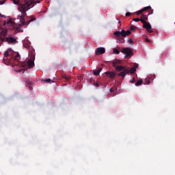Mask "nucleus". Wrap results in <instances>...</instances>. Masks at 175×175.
I'll use <instances>...</instances> for the list:
<instances>
[{
    "mask_svg": "<svg viewBox=\"0 0 175 175\" xmlns=\"http://www.w3.org/2000/svg\"><path fill=\"white\" fill-rule=\"evenodd\" d=\"M37 3H40V1L39 0H24L23 4H21L18 9H21V16H18L19 17L20 21H21L22 25H29L30 23L32 21H35L36 18L33 16H27L26 18H25L27 16V12L29 9L33 8L35 5Z\"/></svg>",
    "mask_w": 175,
    "mask_h": 175,
    "instance_id": "nucleus-1",
    "label": "nucleus"
},
{
    "mask_svg": "<svg viewBox=\"0 0 175 175\" xmlns=\"http://www.w3.org/2000/svg\"><path fill=\"white\" fill-rule=\"evenodd\" d=\"M122 64V61L120 59H116L113 62H112V66L113 68H115L116 72H121L122 70H124V69H126L124 66H119Z\"/></svg>",
    "mask_w": 175,
    "mask_h": 175,
    "instance_id": "nucleus-2",
    "label": "nucleus"
},
{
    "mask_svg": "<svg viewBox=\"0 0 175 175\" xmlns=\"http://www.w3.org/2000/svg\"><path fill=\"white\" fill-rule=\"evenodd\" d=\"M132 32L131 30L125 31L122 29L121 31H116L113 33V35L116 36V38H120V36H122V38H126V36H129V35H131Z\"/></svg>",
    "mask_w": 175,
    "mask_h": 175,
    "instance_id": "nucleus-3",
    "label": "nucleus"
},
{
    "mask_svg": "<svg viewBox=\"0 0 175 175\" xmlns=\"http://www.w3.org/2000/svg\"><path fill=\"white\" fill-rule=\"evenodd\" d=\"M5 42H7L8 44H16V43H17V38L13 35H10L5 38Z\"/></svg>",
    "mask_w": 175,
    "mask_h": 175,
    "instance_id": "nucleus-4",
    "label": "nucleus"
},
{
    "mask_svg": "<svg viewBox=\"0 0 175 175\" xmlns=\"http://www.w3.org/2000/svg\"><path fill=\"white\" fill-rule=\"evenodd\" d=\"M121 51L123 54L126 55L125 57H132V55H133V51L131 48H124Z\"/></svg>",
    "mask_w": 175,
    "mask_h": 175,
    "instance_id": "nucleus-5",
    "label": "nucleus"
},
{
    "mask_svg": "<svg viewBox=\"0 0 175 175\" xmlns=\"http://www.w3.org/2000/svg\"><path fill=\"white\" fill-rule=\"evenodd\" d=\"M13 54H14V51H13L12 49H8L3 53V61H6V59H8V57H12Z\"/></svg>",
    "mask_w": 175,
    "mask_h": 175,
    "instance_id": "nucleus-6",
    "label": "nucleus"
},
{
    "mask_svg": "<svg viewBox=\"0 0 175 175\" xmlns=\"http://www.w3.org/2000/svg\"><path fill=\"white\" fill-rule=\"evenodd\" d=\"M128 73H129V69H124L122 70V72H120L118 74V76H120V77H122V80H124L125 76H126V75H128Z\"/></svg>",
    "mask_w": 175,
    "mask_h": 175,
    "instance_id": "nucleus-7",
    "label": "nucleus"
},
{
    "mask_svg": "<svg viewBox=\"0 0 175 175\" xmlns=\"http://www.w3.org/2000/svg\"><path fill=\"white\" fill-rule=\"evenodd\" d=\"M106 49L103 47H99L96 49V55H100V54H105Z\"/></svg>",
    "mask_w": 175,
    "mask_h": 175,
    "instance_id": "nucleus-8",
    "label": "nucleus"
},
{
    "mask_svg": "<svg viewBox=\"0 0 175 175\" xmlns=\"http://www.w3.org/2000/svg\"><path fill=\"white\" fill-rule=\"evenodd\" d=\"M143 28H145L146 31L149 32V33H152L153 31L151 29V25L150 23L146 22L144 25Z\"/></svg>",
    "mask_w": 175,
    "mask_h": 175,
    "instance_id": "nucleus-9",
    "label": "nucleus"
},
{
    "mask_svg": "<svg viewBox=\"0 0 175 175\" xmlns=\"http://www.w3.org/2000/svg\"><path fill=\"white\" fill-rule=\"evenodd\" d=\"M105 74L106 76H107V77H109L110 79H114L117 75L116 72L110 71L105 72Z\"/></svg>",
    "mask_w": 175,
    "mask_h": 175,
    "instance_id": "nucleus-10",
    "label": "nucleus"
},
{
    "mask_svg": "<svg viewBox=\"0 0 175 175\" xmlns=\"http://www.w3.org/2000/svg\"><path fill=\"white\" fill-rule=\"evenodd\" d=\"M148 9H151V6H147L144 8L142 10H140L136 12L137 16H139V14H142L143 12H146L148 10Z\"/></svg>",
    "mask_w": 175,
    "mask_h": 175,
    "instance_id": "nucleus-11",
    "label": "nucleus"
},
{
    "mask_svg": "<svg viewBox=\"0 0 175 175\" xmlns=\"http://www.w3.org/2000/svg\"><path fill=\"white\" fill-rule=\"evenodd\" d=\"M12 55H14L16 61H19V59H21V56H20V53H18V52H14Z\"/></svg>",
    "mask_w": 175,
    "mask_h": 175,
    "instance_id": "nucleus-12",
    "label": "nucleus"
},
{
    "mask_svg": "<svg viewBox=\"0 0 175 175\" xmlns=\"http://www.w3.org/2000/svg\"><path fill=\"white\" fill-rule=\"evenodd\" d=\"M27 65H28L29 69H31V68H33V66H35V63L33 62V60H28Z\"/></svg>",
    "mask_w": 175,
    "mask_h": 175,
    "instance_id": "nucleus-13",
    "label": "nucleus"
},
{
    "mask_svg": "<svg viewBox=\"0 0 175 175\" xmlns=\"http://www.w3.org/2000/svg\"><path fill=\"white\" fill-rule=\"evenodd\" d=\"M138 65L135 64L133 67H132L130 70H129V73H131V75H133V73H135V72H136V68H138Z\"/></svg>",
    "mask_w": 175,
    "mask_h": 175,
    "instance_id": "nucleus-14",
    "label": "nucleus"
},
{
    "mask_svg": "<svg viewBox=\"0 0 175 175\" xmlns=\"http://www.w3.org/2000/svg\"><path fill=\"white\" fill-rule=\"evenodd\" d=\"M62 79H65L66 81H69L72 77L70 76H68V75H64L62 76Z\"/></svg>",
    "mask_w": 175,
    "mask_h": 175,
    "instance_id": "nucleus-15",
    "label": "nucleus"
},
{
    "mask_svg": "<svg viewBox=\"0 0 175 175\" xmlns=\"http://www.w3.org/2000/svg\"><path fill=\"white\" fill-rule=\"evenodd\" d=\"M136 29H137V27L133 25H132L130 27V31H131L132 32H135Z\"/></svg>",
    "mask_w": 175,
    "mask_h": 175,
    "instance_id": "nucleus-16",
    "label": "nucleus"
},
{
    "mask_svg": "<svg viewBox=\"0 0 175 175\" xmlns=\"http://www.w3.org/2000/svg\"><path fill=\"white\" fill-rule=\"evenodd\" d=\"M142 84H143V79H139L137 81V83H135L136 87L142 85Z\"/></svg>",
    "mask_w": 175,
    "mask_h": 175,
    "instance_id": "nucleus-17",
    "label": "nucleus"
},
{
    "mask_svg": "<svg viewBox=\"0 0 175 175\" xmlns=\"http://www.w3.org/2000/svg\"><path fill=\"white\" fill-rule=\"evenodd\" d=\"M117 38H118V40L120 43H125V39H124L123 38H121V36L117 37Z\"/></svg>",
    "mask_w": 175,
    "mask_h": 175,
    "instance_id": "nucleus-18",
    "label": "nucleus"
},
{
    "mask_svg": "<svg viewBox=\"0 0 175 175\" xmlns=\"http://www.w3.org/2000/svg\"><path fill=\"white\" fill-rule=\"evenodd\" d=\"M13 3H14V5H19V7L21 4H20V1L19 0H12Z\"/></svg>",
    "mask_w": 175,
    "mask_h": 175,
    "instance_id": "nucleus-19",
    "label": "nucleus"
},
{
    "mask_svg": "<svg viewBox=\"0 0 175 175\" xmlns=\"http://www.w3.org/2000/svg\"><path fill=\"white\" fill-rule=\"evenodd\" d=\"M141 18H142V20H145L147 21V20H148V16H147V15H142L141 16Z\"/></svg>",
    "mask_w": 175,
    "mask_h": 175,
    "instance_id": "nucleus-20",
    "label": "nucleus"
},
{
    "mask_svg": "<svg viewBox=\"0 0 175 175\" xmlns=\"http://www.w3.org/2000/svg\"><path fill=\"white\" fill-rule=\"evenodd\" d=\"M127 42L129 43V44H135V42H133V40H132L131 38H128Z\"/></svg>",
    "mask_w": 175,
    "mask_h": 175,
    "instance_id": "nucleus-21",
    "label": "nucleus"
},
{
    "mask_svg": "<svg viewBox=\"0 0 175 175\" xmlns=\"http://www.w3.org/2000/svg\"><path fill=\"white\" fill-rule=\"evenodd\" d=\"M8 31V30L5 29V30H2L1 32V35H3V36H6V32Z\"/></svg>",
    "mask_w": 175,
    "mask_h": 175,
    "instance_id": "nucleus-22",
    "label": "nucleus"
},
{
    "mask_svg": "<svg viewBox=\"0 0 175 175\" xmlns=\"http://www.w3.org/2000/svg\"><path fill=\"white\" fill-rule=\"evenodd\" d=\"M139 21H141V23H142V24H144V25L147 23L146 20L140 18H139Z\"/></svg>",
    "mask_w": 175,
    "mask_h": 175,
    "instance_id": "nucleus-23",
    "label": "nucleus"
},
{
    "mask_svg": "<svg viewBox=\"0 0 175 175\" xmlns=\"http://www.w3.org/2000/svg\"><path fill=\"white\" fill-rule=\"evenodd\" d=\"M113 53L115 54H120V50L117 49H113Z\"/></svg>",
    "mask_w": 175,
    "mask_h": 175,
    "instance_id": "nucleus-24",
    "label": "nucleus"
},
{
    "mask_svg": "<svg viewBox=\"0 0 175 175\" xmlns=\"http://www.w3.org/2000/svg\"><path fill=\"white\" fill-rule=\"evenodd\" d=\"M148 10H150V12L148 14V16H150V14H152L154 13V10L152 9H148Z\"/></svg>",
    "mask_w": 175,
    "mask_h": 175,
    "instance_id": "nucleus-25",
    "label": "nucleus"
},
{
    "mask_svg": "<svg viewBox=\"0 0 175 175\" xmlns=\"http://www.w3.org/2000/svg\"><path fill=\"white\" fill-rule=\"evenodd\" d=\"M99 73H100V72L98 70L94 71V76H98Z\"/></svg>",
    "mask_w": 175,
    "mask_h": 175,
    "instance_id": "nucleus-26",
    "label": "nucleus"
},
{
    "mask_svg": "<svg viewBox=\"0 0 175 175\" xmlns=\"http://www.w3.org/2000/svg\"><path fill=\"white\" fill-rule=\"evenodd\" d=\"M133 21H135V23H137V21H140V18H133Z\"/></svg>",
    "mask_w": 175,
    "mask_h": 175,
    "instance_id": "nucleus-27",
    "label": "nucleus"
},
{
    "mask_svg": "<svg viewBox=\"0 0 175 175\" xmlns=\"http://www.w3.org/2000/svg\"><path fill=\"white\" fill-rule=\"evenodd\" d=\"M8 24H10L11 25H13V21L12 19H10L7 22Z\"/></svg>",
    "mask_w": 175,
    "mask_h": 175,
    "instance_id": "nucleus-28",
    "label": "nucleus"
},
{
    "mask_svg": "<svg viewBox=\"0 0 175 175\" xmlns=\"http://www.w3.org/2000/svg\"><path fill=\"white\" fill-rule=\"evenodd\" d=\"M44 81L45 83H50L51 81V79H46L44 80Z\"/></svg>",
    "mask_w": 175,
    "mask_h": 175,
    "instance_id": "nucleus-29",
    "label": "nucleus"
},
{
    "mask_svg": "<svg viewBox=\"0 0 175 175\" xmlns=\"http://www.w3.org/2000/svg\"><path fill=\"white\" fill-rule=\"evenodd\" d=\"M131 14H132V13H131V12H126V17H129V16H131Z\"/></svg>",
    "mask_w": 175,
    "mask_h": 175,
    "instance_id": "nucleus-30",
    "label": "nucleus"
},
{
    "mask_svg": "<svg viewBox=\"0 0 175 175\" xmlns=\"http://www.w3.org/2000/svg\"><path fill=\"white\" fill-rule=\"evenodd\" d=\"M135 77H133L132 80H130V83H135Z\"/></svg>",
    "mask_w": 175,
    "mask_h": 175,
    "instance_id": "nucleus-31",
    "label": "nucleus"
},
{
    "mask_svg": "<svg viewBox=\"0 0 175 175\" xmlns=\"http://www.w3.org/2000/svg\"><path fill=\"white\" fill-rule=\"evenodd\" d=\"M146 42H147L148 43H150L151 40H150L148 38H146Z\"/></svg>",
    "mask_w": 175,
    "mask_h": 175,
    "instance_id": "nucleus-32",
    "label": "nucleus"
},
{
    "mask_svg": "<svg viewBox=\"0 0 175 175\" xmlns=\"http://www.w3.org/2000/svg\"><path fill=\"white\" fill-rule=\"evenodd\" d=\"M110 92H114V88H111L110 90H109Z\"/></svg>",
    "mask_w": 175,
    "mask_h": 175,
    "instance_id": "nucleus-33",
    "label": "nucleus"
},
{
    "mask_svg": "<svg viewBox=\"0 0 175 175\" xmlns=\"http://www.w3.org/2000/svg\"><path fill=\"white\" fill-rule=\"evenodd\" d=\"M4 4H5V1H0V5H4Z\"/></svg>",
    "mask_w": 175,
    "mask_h": 175,
    "instance_id": "nucleus-34",
    "label": "nucleus"
},
{
    "mask_svg": "<svg viewBox=\"0 0 175 175\" xmlns=\"http://www.w3.org/2000/svg\"><path fill=\"white\" fill-rule=\"evenodd\" d=\"M155 79V75H152V77L150 78V80H154Z\"/></svg>",
    "mask_w": 175,
    "mask_h": 175,
    "instance_id": "nucleus-35",
    "label": "nucleus"
},
{
    "mask_svg": "<svg viewBox=\"0 0 175 175\" xmlns=\"http://www.w3.org/2000/svg\"><path fill=\"white\" fill-rule=\"evenodd\" d=\"M28 84H29V85H32V84H33V83H32V81H29Z\"/></svg>",
    "mask_w": 175,
    "mask_h": 175,
    "instance_id": "nucleus-36",
    "label": "nucleus"
},
{
    "mask_svg": "<svg viewBox=\"0 0 175 175\" xmlns=\"http://www.w3.org/2000/svg\"><path fill=\"white\" fill-rule=\"evenodd\" d=\"M102 68H98L97 70L100 73V72H102Z\"/></svg>",
    "mask_w": 175,
    "mask_h": 175,
    "instance_id": "nucleus-37",
    "label": "nucleus"
},
{
    "mask_svg": "<svg viewBox=\"0 0 175 175\" xmlns=\"http://www.w3.org/2000/svg\"><path fill=\"white\" fill-rule=\"evenodd\" d=\"M0 39H1V42H5V38H1Z\"/></svg>",
    "mask_w": 175,
    "mask_h": 175,
    "instance_id": "nucleus-38",
    "label": "nucleus"
},
{
    "mask_svg": "<svg viewBox=\"0 0 175 175\" xmlns=\"http://www.w3.org/2000/svg\"><path fill=\"white\" fill-rule=\"evenodd\" d=\"M0 17H4L5 18L6 16H5V15H2L1 14H0Z\"/></svg>",
    "mask_w": 175,
    "mask_h": 175,
    "instance_id": "nucleus-39",
    "label": "nucleus"
},
{
    "mask_svg": "<svg viewBox=\"0 0 175 175\" xmlns=\"http://www.w3.org/2000/svg\"><path fill=\"white\" fill-rule=\"evenodd\" d=\"M3 25H6V21H4Z\"/></svg>",
    "mask_w": 175,
    "mask_h": 175,
    "instance_id": "nucleus-40",
    "label": "nucleus"
},
{
    "mask_svg": "<svg viewBox=\"0 0 175 175\" xmlns=\"http://www.w3.org/2000/svg\"><path fill=\"white\" fill-rule=\"evenodd\" d=\"M96 87H99V84L96 83Z\"/></svg>",
    "mask_w": 175,
    "mask_h": 175,
    "instance_id": "nucleus-41",
    "label": "nucleus"
},
{
    "mask_svg": "<svg viewBox=\"0 0 175 175\" xmlns=\"http://www.w3.org/2000/svg\"><path fill=\"white\" fill-rule=\"evenodd\" d=\"M118 23L120 24L121 23V21H119Z\"/></svg>",
    "mask_w": 175,
    "mask_h": 175,
    "instance_id": "nucleus-42",
    "label": "nucleus"
},
{
    "mask_svg": "<svg viewBox=\"0 0 175 175\" xmlns=\"http://www.w3.org/2000/svg\"><path fill=\"white\" fill-rule=\"evenodd\" d=\"M23 66H24V63H23V64H22Z\"/></svg>",
    "mask_w": 175,
    "mask_h": 175,
    "instance_id": "nucleus-43",
    "label": "nucleus"
}]
</instances>
